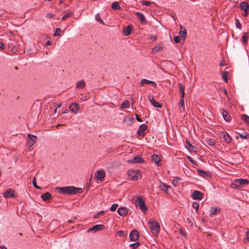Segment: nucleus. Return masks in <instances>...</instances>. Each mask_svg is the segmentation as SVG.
<instances>
[{
    "mask_svg": "<svg viewBox=\"0 0 249 249\" xmlns=\"http://www.w3.org/2000/svg\"><path fill=\"white\" fill-rule=\"evenodd\" d=\"M58 192L62 194L75 195L81 194L83 192V189L81 188H77L74 186H67L63 187H57Z\"/></svg>",
    "mask_w": 249,
    "mask_h": 249,
    "instance_id": "1",
    "label": "nucleus"
},
{
    "mask_svg": "<svg viewBox=\"0 0 249 249\" xmlns=\"http://www.w3.org/2000/svg\"><path fill=\"white\" fill-rule=\"evenodd\" d=\"M148 224L150 227L151 232L157 235L160 231V225L159 222L155 221L153 219H150Z\"/></svg>",
    "mask_w": 249,
    "mask_h": 249,
    "instance_id": "2",
    "label": "nucleus"
},
{
    "mask_svg": "<svg viewBox=\"0 0 249 249\" xmlns=\"http://www.w3.org/2000/svg\"><path fill=\"white\" fill-rule=\"evenodd\" d=\"M249 183V181L247 179H236L232 182L231 187L234 189L242 188L248 185Z\"/></svg>",
    "mask_w": 249,
    "mask_h": 249,
    "instance_id": "3",
    "label": "nucleus"
},
{
    "mask_svg": "<svg viewBox=\"0 0 249 249\" xmlns=\"http://www.w3.org/2000/svg\"><path fill=\"white\" fill-rule=\"evenodd\" d=\"M128 175L129 178L132 180H137L142 177L141 172L138 170H130L128 172Z\"/></svg>",
    "mask_w": 249,
    "mask_h": 249,
    "instance_id": "4",
    "label": "nucleus"
},
{
    "mask_svg": "<svg viewBox=\"0 0 249 249\" xmlns=\"http://www.w3.org/2000/svg\"><path fill=\"white\" fill-rule=\"evenodd\" d=\"M105 229V226L102 224L95 225L93 226L91 228H89L88 230V232H96L100 231H102Z\"/></svg>",
    "mask_w": 249,
    "mask_h": 249,
    "instance_id": "5",
    "label": "nucleus"
},
{
    "mask_svg": "<svg viewBox=\"0 0 249 249\" xmlns=\"http://www.w3.org/2000/svg\"><path fill=\"white\" fill-rule=\"evenodd\" d=\"M3 196L5 198H16L17 197V195L15 193V192L14 190L12 189H9L4 192Z\"/></svg>",
    "mask_w": 249,
    "mask_h": 249,
    "instance_id": "6",
    "label": "nucleus"
},
{
    "mask_svg": "<svg viewBox=\"0 0 249 249\" xmlns=\"http://www.w3.org/2000/svg\"><path fill=\"white\" fill-rule=\"evenodd\" d=\"M140 237L138 231L136 230H132L130 232L129 237L132 241H136Z\"/></svg>",
    "mask_w": 249,
    "mask_h": 249,
    "instance_id": "7",
    "label": "nucleus"
},
{
    "mask_svg": "<svg viewBox=\"0 0 249 249\" xmlns=\"http://www.w3.org/2000/svg\"><path fill=\"white\" fill-rule=\"evenodd\" d=\"M137 205L139 206L142 212H145L147 210L145 203L144 200L141 198H138L136 201Z\"/></svg>",
    "mask_w": 249,
    "mask_h": 249,
    "instance_id": "8",
    "label": "nucleus"
},
{
    "mask_svg": "<svg viewBox=\"0 0 249 249\" xmlns=\"http://www.w3.org/2000/svg\"><path fill=\"white\" fill-rule=\"evenodd\" d=\"M147 125L145 124H142L139 126V129L137 131V134L140 137H143L145 133L144 131L147 129Z\"/></svg>",
    "mask_w": 249,
    "mask_h": 249,
    "instance_id": "9",
    "label": "nucleus"
},
{
    "mask_svg": "<svg viewBox=\"0 0 249 249\" xmlns=\"http://www.w3.org/2000/svg\"><path fill=\"white\" fill-rule=\"evenodd\" d=\"M28 145L29 147H31L36 143L37 140V137L31 134H28Z\"/></svg>",
    "mask_w": 249,
    "mask_h": 249,
    "instance_id": "10",
    "label": "nucleus"
},
{
    "mask_svg": "<svg viewBox=\"0 0 249 249\" xmlns=\"http://www.w3.org/2000/svg\"><path fill=\"white\" fill-rule=\"evenodd\" d=\"M105 175V173L103 170H99L95 173V176L97 180L102 181L104 179Z\"/></svg>",
    "mask_w": 249,
    "mask_h": 249,
    "instance_id": "11",
    "label": "nucleus"
},
{
    "mask_svg": "<svg viewBox=\"0 0 249 249\" xmlns=\"http://www.w3.org/2000/svg\"><path fill=\"white\" fill-rule=\"evenodd\" d=\"M193 198L195 200H201L203 197V194L199 191H195L192 194Z\"/></svg>",
    "mask_w": 249,
    "mask_h": 249,
    "instance_id": "12",
    "label": "nucleus"
},
{
    "mask_svg": "<svg viewBox=\"0 0 249 249\" xmlns=\"http://www.w3.org/2000/svg\"><path fill=\"white\" fill-rule=\"evenodd\" d=\"M128 161L134 164L136 163H143L144 162V160L141 157L137 156L133 157L132 159L129 160Z\"/></svg>",
    "mask_w": 249,
    "mask_h": 249,
    "instance_id": "13",
    "label": "nucleus"
},
{
    "mask_svg": "<svg viewBox=\"0 0 249 249\" xmlns=\"http://www.w3.org/2000/svg\"><path fill=\"white\" fill-rule=\"evenodd\" d=\"M163 44L161 42L158 43L152 49V53H156L159 52L160 51L162 50L163 49Z\"/></svg>",
    "mask_w": 249,
    "mask_h": 249,
    "instance_id": "14",
    "label": "nucleus"
},
{
    "mask_svg": "<svg viewBox=\"0 0 249 249\" xmlns=\"http://www.w3.org/2000/svg\"><path fill=\"white\" fill-rule=\"evenodd\" d=\"M221 113L224 120L227 122H230L231 120V117L229 112L224 109H221Z\"/></svg>",
    "mask_w": 249,
    "mask_h": 249,
    "instance_id": "15",
    "label": "nucleus"
},
{
    "mask_svg": "<svg viewBox=\"0 0 249 249\" xmlns=\"http://www.w3.org/2000/svg\"><path fill=\"white\" fill-rule=\"evenodd\" d=\"M186 147L188 148L189 151L192 152H196L197 151V147L191 144L187 140L186 141Z\"/></svg>",
    "mask_w": 249,
    "mask_h": 249,
    "instance_id": "16",
    "label": "nucleus"
},
{
    "mask_svg": "<svg viewBox=\"0 0 249 249\" xmlns=\"http://www.w3.org/2000/svg\"><path fill=\"white\" fill-rule=\"evenodd\" d=\"M132 26L131 25H128L126 27H124L123 29V34L125 36H129L132 32Z\"/></svg>",
    "mask_w": 249,
    "mask_h": 249,
    "instance_id": "17",
    "label": "nucleus"
},
{
    "mask_svg": "<svg viewBox=\"0 0 249 249\" xmlns=\"http://www.w3.org/2000/svg\"><path fill=\"white\" fill-rule=\"evenodd\" d=\"M240 8L246 13L249 11V4L247 1H243L240 4Z\"/></svg>",
    "mask_w": 249,
    "mask_h": 249,
    "instance_id": "18",
    "label": "nucleus"
},
{
    "mask_svg": "<svg viewBox=\"0 0 249 249\" xmlns=\"http://www.w3.org/2000/svg\"><path fill=\"white\" fill-rule=\"evenodd\" d=\"M118 213L122 216H125L128 214V210L124 207H120L117 210Z\"/></svg>",
    "mask_w": 249,
    "mask_h": 249,
    "instance_id": "19",
    "label": "nucleus"
},
{
    "mask_svg": "<svg viewBox=\"0 0 249 249\" xmlns=\"http://www.w3.org/2000/svg\"><path fill=\"white\" fill-rule=\"evenodd\" d=\"M69 108L72 112L76 114L79 110V105L76 103H72L69 106Z\"/></svg>",
    "mask_w": 249,
    "mask_h": 249,
    "instance_id": "20",
    "label": "nucleus"
},
{
    "mask_svg": "<svg viewBox=\"0 0 249 249\" xmlns=\"http://www.w3.org/2000/svg\"><path fill=\"white\" fill-rule=\"evenodd\" d=\"M148 99L150 103L155 107L160 108L162 106L161 104H160L159 103L156 102L153 96H148Z\"/></svg>",
    "mask_w": 249,
    "mask_h": 249,
    "instance_id": "21",
    "label": "nucleus"
},
{
    "mask_svg": "<svg viewBox=\"0 0 249 249\" xmlns=\"http://www.w3.org/2000/svg\"><path fill=\"white\" fill-rule=\"evenodd\" d=\"M151 160H152V161L154 162L158 166L160 165V164L159 162L161 160L160 158L159 157V155L157 154H153L151 156Z\"/></svg>",
    "mask_w": 249,
    "mask_h": 249,
    "instance_id": "22",
    "label": "nucleus"
},
{
    "mask_svg": "<svg viewBox=\"0 0 249 249\" xmlns=\"http://www.w3.org/2000/svg\"><path fill=\"white\" fill-rule=\"evenodd\" d=\"M159 187L166 194H168V189L171 188L169 185H168L166 183H161Z\"/></svg>",
    "mask_w": 249,
    "mask_h": 249,
    "instance_id": "23",
    "label": "nucleus"
},
{
    "mask_svg": "<svg viewBox=\"0 0 249 249\" xmlns=\"http://www.w3.org/2000/svg\"><path fill=\"white\" fill-rule=\"evenodd\" d=\"M140 84L142 86H143L145 84H151L154 88L157 86V84L155 82L145 79H142L140 82Z\"/></svg>",
    "mask_w": 249,
    "mask_h": 249,
    "instance_id": "24",
    "label": "nucleus"
},
{
    "mask_svg": "<svg viewBox=\"0 0 249 249\" xmlns=\"http://www.w3.org/2000/svg\"><path fill=\"white\" fill-rule=\"evenodd\" d=\"M183 29L182 25H180V31L179 32V35L180 36L183 38V41H184L187 36V31L186 29Z\"/></svg>",
    "mask_w": 249,
    "mask_h": 249,
    "instance_id": "25",
    "label": "nucleus"
},
{
    "mask_svg": "<svg viewBox=\"0 0 249 249\" xmlns=\"http://www.w3.org/2000/svg\"><path fill=\"white\" fill-rule=\"evenodd\" d=\"M136 15L141 20V22L142 24L146 23V19L143 14L140 12H137Z\"/></svg>",
    "mask_w": 249,
    "mask_h": 249,
    "instance_id": "26",
    "label": "nucleus"
},
{
    "mask_svg": "<svg viewBox=\"0 0 249 249\" xmlns=\"http://www.w3.org/2000/svg\"><path fill=\"white\" fill-rule=\"evenodd\" d=\"M41 198L44 201H47L52 198V196L49 192H46L45 194H42L41 195Z\"/></svg>",
    "mask_w": 249,
    "mask_h": 249,
    "instance_id": "27",
    "label": "nucleus"
},
{
    "mask_svg": "<svg viewBox=\"0 0 249 249\" xmlns=\"http://www.w3.org/2000/svg\"><path fill=\"white\" fill-rule=\"evenodd\" d=\"M223 138L224 140V141H225L227 143H229L231 142L232 138L228 133H224L223 135Z\"/></svg>",
    "mask_w": 249,
    "mask_h": 249,
    "instance_id": "28",
    "label": "nucleus"
},
{
    "mask_svg": "<svg viewBox=\"0 0 249 249\" xmlns=\"http://www.w3.org/2000/svg\"><path fill=\"white\" fill-rule=\"evenodd\" d=\"M249 37V33L246 32L243 34L242 37V41L243 44H247L248 42V39Z\"/></svg>",
    "mask_w": 249,
    "mask_h": 249,
    "instance_id": "29",
    "label": "nucleus"
},
{
    "mask_svg": "<svg viewBox=\"0 0 249 249\" xmlns=\"http://www.w3.org/2000/svg\"><path fill=\"white\" fill-rule=\"evenodd\" d=\"M198 174L202 177H208L210 175V173L207 172L206 171H205L204 170L198 169L197 170Z\"/></svg>",
    "mask_w": 249,
    "mask_h": 249,
    "instance_id": "30",
    "label": "nucleus"
},
{
    "mask_svg": "<svg viewBox=\"0 0 249 249\" xmlns=\"http://www.w3.org/2000/svg\"><path fill=\"white\" fill-rule=\"evenodd\" d=\"M111 8L113 10H121L122 8L119 5L118 2H113L111 4Z\"/></svg>",
    "mask_w": 249,
    "mask_h": 249,
    "instance_id": "31",
    "label": "nucleus"
},
{
    "mask_svg": "<svg viewBox=\"0 0 249 249\" xmlns=\"http://www.w3.org/2000/svg\"><path fill=\"white\" fill-rule=\"evenodd\" d=\"M220 211V209L218 208L212 207L210 210V215H215Z\"/></svg>",
    "mask_w": 249,
    "mask_h": 249,
    "instance_id": "32",
    "label": "nucleus"
},
{
    "mask_svg": "<svg viewBox=\"0 0 249 249\" xmlns=\"http://www.w3.org/2000/svg\"><path fill=\"white\" fill-rule=\"evenodd\" d=\"M85 86L86 84L83 80L78 81L76 83V88L78 89H83Z\"/></svg>",
    "mask_w": 249,
    "mask_h": 249,
    "instance_id": "33",
    "label": "nucleus"
},
{
    "mask_svg": "<svg viewBox=\"0 0 249 249\" xmlns=\"http://www.w3.org/2000/svg\"><path fill=\"white\" fill-rule=\"evenodd\" d=\"M206 141L207 144L210 146H214L216 143L215 140L212 138L207 139Z\"/></svg>",
    "mask_w": 249,
    "mask_h": 249,
    "instance_id": "34",
    "label": "nucleus"
},
{
    "mask_svg": "<svg viewBox=\"0 0 249 249\" xmlns=\"http://www.w3.org/2000/svg\"><path fill=\"white\" fill-rule=\"evenodd\" d=\"M181 180V178L179 177H175L174 178L172 183L173 185L177 187L178 185V182Z\"/></svg>",
    "mask_w": 249,
    "mask_h": 249,
    "instance_id": "35",
    "label": "nucleus"
},
{
    "mask_svg": "<svg viewBox=\"0 0 249 249\" xmlns=\"http://www.w3.org/2000/svg\"><path fill=\"white\" fill-rule=\"evenodd\" d=\"M130 106V103L128 101L125 100L123 102V104L121 106V108H128Z\"/></svg>",
    "mask_w": 249,
    "mask_h": 249,
    "instance_id": "36",
    "label": "nucleus"
},
{
    "mask_svg": "<svg viewBox=\"0 0 249 249\" xmlns=\"http://www.w3.org/2000/svg\"><path fill=\"white\" fill-rule=\"evenodd\" d=\"M240 137L244 139H249V134L247 132H244L242 134H239Z\"/></svg>",
    "mask_w": 249,
    "mask_h": 249,
    "instance_id": "37",
    "label": "nucleus"
},
{
    "mask_svg": "<svg viewBox=\"0 0 249 249\" xmlns=\"http://www.w3.org/2000/svg\"><path fill=\"white\" fill-rule=\"evenodd\" d=\"M241 119L244 120L247 124H249V116L247 114L241 115Z\"/></svg>",
    "mask_w": 249,
    "mask_h": 249,
    "instance_id": "38",
    "label": "nucleus"
},
{
    "mask_svg": "<svg viewBox=\"0 0 249 249\" xmlns=\"http://www.w3.org/2000/svg\"><path fill=\"white\" fill-rule=\"evenodd\" d=\"M72 15H73V12H68L67 13H66V14H65L62 18V20H65V19H66L67 18H69V17H70Z\"/></svg>",
    "mask_w": 249,
    "mask_h": 249,
    "instance_id": "39",
    "label": "nucleus"
},
{
    "mask_svg": "<svg viewBox=\"0 0 249 249\" xmlns=\"http://www.w3.org/2000/svg\"><path fill=\"white\" fill-rule=\"evenodd\" d=\"M229 76L228 71H224L222 74V78L226 82H228V77Z\"/></svg>",
    "mask_w": 249,
    "mask_h": 249,
    "instance_id": "40",
    "label": "nucleus"
},
{
    "mask_svg": "<svg viewBox=\"0 0 249 249\" xmlns=\"http://www.w3.org/2000/svg\"><path fill=\"white\" fill-rule=\"evenodd\" d=\"M140 246V243L139 242H137L135 243H133L130 245V246L133 249H136L138 247H139Z\"/></svg>",
    "mask_w": 249,
    "mask_h": 249,
    "instance_id": "41",
    "label": "nucleus"
},
{
    "mask_svg": "<svg viewBox=\"0 0 249 249\" xmlns=\"http://www.w3.org/2000/svg\"><path fill=\"white\" fill-rule=\"evenodd\" d=\"M178 85L179 89V93H182V92H184L185 86L180 83H179Z\"/></svg>",
    "mask_w": 249,
    "mask_h": 249,
    "instance_id": "42",
    "label": "nucleus"
},
{
    "mask_svg": "<svg viewBox=\"0 0 249 249\" xmlns=\"http://www.w3.org/2000/svg\"><path fill=\"white\" fill-rule=\"evenodd\" d=\"M192 206L197 212L199 207V204L197 202H194L192 204Z\"/></svg>",
    "mask_w": 249,
    "mask_h": 249,
    "instance_id": "43",
    "label": "nucleus"
},
{
    "mask_svg": "<svg viewBox=\"0 0 249 249\" xmlns=\"http://www.w3.org/2000/svg\"><path fill=\"white\" fill-rule=\"evenodd\" d=\"M33 185L36 189H41V187L38 186H37V184H36V177H35L34 178H33Z\"/></svg>",
    "mask_w": 249,
    "mask_h": 249,
    "instance_id": "44",
    "label": "nucleus"
},
{
    "mask_svg": "<svg viewBox=\"0 0 249 249\" xmlns=\"http://www.w3.org/2000/svg\"><path fill=\"white\" fill-rule=\"evenodd\" d=\"M235 21H236L235 25H236V27L238 28V29H239L240 30H241L242 26L241 24L240 23L238 19H236Z\"/></svg>",
    "mask_w": 249,
    "mask_h": 249,
    "instance_id": "45",
    "label": "nucleus"
},
{
    "mask_svg": "<svg viewBox=\"0 0 249 249\" xmlns=\"http://www.w3.org/2000/svg\"><path fill=\"white\" fill-rule=\"evenodd\" d=\"M118 206V204H113L111 207H110V210L111 211H115Z\"/></svg>",
    "mask_w": 249,
    "mask_h": 249,
    "instance_id": "46",
    "label": "nucleus"
},
{
    "mask_svg": "<svg viewBox=\"0 0 249 249\" xmlns=\"http://www.w3.org/2000/svg\"><path fill=\"white\" fill-rule=\"evenodd\" d=\"M95 19L97 21H99L100 23L104 24L103 21L101 19L100 16L99 14H96L95 16Z\"/></svg>",
    "mask_w": 249,
    "mask_h": 249,
    "instance_id": "47",
    "label": "nucleus"
},
{
    "mask_svg": "<svg viewBox=\"0 0 249 249\" xmlns=\"http://www.w3.org/2000/svg\"><path fill=\"white\" fill-rule=\"evenodd\" d=\"M105 212L104 211H100L99 213H97V214H95L93 216V218L94 219H97L99 217L100 215H102Z\"/></svg>",
    "mask_w": 249,
    "mask_h": 249,
    "instance_id": "48",
    "label": "nucleus"
},
{
    "mask_svg": "<svg viewBox=\"0 0 249 249\" xmlns=\"http://www.w3.org/2000/svg\"><path fill=\"white\" fill-rule=\"evenodd\" d=\"M187 159H188V160L193 164H195V165H196L197 164V162L195 160H194L193 158L190 156H188L187 157Z\"/></svg>",
    "mask_w": 249,
    "mask_h": 249,
    "instance_id": "49",
    "label": "nucleus"
},
{
    "mask_svg": "<svg viewBox=\"0 0 249 249\" xmlns=\"http://www.w3.org/2000/svg\"><path fill=\"white\" fill-rule=\"evenodd\" d=\"M60 33H61V29L59 28H57L55 30V33H54V36H60Z\"/></svg>",
    "mask_w": 249,
    "mask_h": 249,
    "instance_id": "50",
    "label": "nucleus"
},
{
    "mask_svg": "<svg viewBox=\"0 0 249 249\" xmlns=\"http://www.w3.org/2000/svg\"><path fill=\"white\" fill-rule=\"evenodd\" d=\"M117 233H118V235L120 237H122V236L124 237L125 235V232L123 231H119L117 232Z\"/></svg>",
    "mask_w": 249,
    "mask_h": 249,
    "instance_id": "51",
    "label": "nucleus"
},
{
    "mask_svg": "<svg viewBox=\"0 0 249 249\" xmlns=\"http://www.w3.org/2000/svg\"><path fill=\"white\" fill-rule=\"evenodd\" d=\"M142 4L144 5L149 6L150 5H151V3L148 1L142 0Z\"/></svg>",
    "mask_w": 249,
    "mask_h": 249,
    "instance_id": "52",
    "label": "nucleus"
},
{
    "mask_svg": "<svg viewBox=\"0 0 249 249\" xmlns=\"http://www.w3.org/2000/svg\"><path fill=\"white\" fill-rule=\"evenodd\" d=\"M174 40L176 43H178L180 42V37L179 36H174Z\"/></svg>",
    "mask_w": 249,
    "mask_h": 249,
    "instance_id": "53",
    "label": "nucleus"
},
{
    "mask_svg": "<svg viewBox=\"0 0 249 249\" xmlns=\"http://www.w3.org/2000/svg\"><path fill=\"white\" fill-rule=\"evenodd\" d=\"M54 17V15L52 14V13H48L47 15H46V17L47 18H53Z\"/></svg>",
    "mask_w": 249,
    "mask_h": 249,
    "instance_id": "54",
    "label": "nucleus"
},
{
    "mask_svg": "<svg viewBox=\"0 0 249 249\" xmlns=\"http://www.w3.org/2000/svg\"><path fill=\"white\" fill-rule=\"evenodd\" d=\"M184 99H180V100H179V103H178L180 107L183 106H184Z\"/></svg>",
    "mask_w": 249,
    "mask_h": 249,
    "instance_id": "55",
    "label": "nucleus"
},
{
    "mask_svg": "<svg viewBox=\"0 0 249 249\" xmlns=\"http://www.w3.org/2000/svg\"><path fill=\"white\" fill-rule=\"evenodd\" d=\"M180 232L182 235H183L184 236L186 237V233L182 229L180 230Z\"/></svg>",
    "mask_w": 249,
    "mask_h": 249,
    "instance_id": "56",
    "label": "nucleus"
},
{
    "mask_svg": "<svg viewBox=\"0 0 249 249\" xmlns=\"http://www.w3.org/2000/svg\"><path fill=\"white\" fill-rule=\"evenodd\" d=\"M246 234L247 237L246 238V240H247V241H249V230L246 232Z\"/></svg>",
    "mask_w": 249,
    "mask_h": 249,
    "instance_id": "57",
    "label": "nucleus"
},
{
    "mask_svg": "<svg viewBox=\"0 0 249 249\" xmlns=\"http://www.w3.org/2000/svg\"><path fill=\"white\" fill-rule=\"evenodd\" d=\"M136 119L139 122H142V120L139 117V116L138 114H136Z\"/></svg>",
    "mask_w": 249,
    "mask_h": 249,
    "instance_id": "58",
    "label": "nucleus"
},
{
    "mask_svg": "<svg viewBox=\"0 0 249 249\" xmlns=\"http://www.w3.org/2000/svg\"><path fill=\"white\" fill-rule=\"evenodd\" d=\"M149 37L151 39H153L154 40H156L157 39V37L155 36H153V35H150Z\"/></svg>",
    "mask_w": 249,
    "mask_h": 249,
    "instance_id": "59",
    "label": "nucleus"
},
{
    "mask_svg": "<svg viewBox=\"0 0 249 249\" xmlns=\"http://www.w3.org/2000/svg\"><path fill=\"white\" fill-rule=\"evenodd\" d=\"M180 99H184V96H185V92H182V93H180Z\"/></svg>",
    "mask_w": 249,
    "mask_h": 249,
    "instance_id": "60",
    "label": "nucleus"
},
{
    "mask_svg": "<svg viewBox=\"0 0 249 249\" xmlns=\"http://www.w3.org/2000/svg\"><path fill=\"white\" fill-rule=\"evenodd\" d=\"M4 48V44L2 42L0 41V48L3 49Z\"/></svg>",
    "mask_w": 249,
    "mask_h": 249,
    "instance_id": "61",
    "label": "nucleus"
},
{
    "mask_svg": "<svg viewBox=\"0 0 249 249\" xmlns=\"http://www.w3.org/2000/svg\"><path fill=\"white\" fill-rule=\"evenodd\" d=\"M179 110L181 111H184L185 108H184V105L183 106H181L179 107Z\"/></svg>",
    "mask_w": 249,
    "mask_h": 249,
    "instance_id": "62",
    "label": "nucleus"
},
{
    "mask_svg": "<svg viewBox=\"0 0 249 249\" xmlns=\"http://www.w3.org/2000/svg\"><path fill=\"white\" fill-rule=\"evenodd\" d=\"M51 43H52L51 41H50V40H48V41H47V42L46 43V45L47 46L51 45Z\"/></svg>",
    "mask_w": 249,
    "mask_h": 249,
    "instance_id": "63",
    "label": "nucleus"
},
{
    "mask_svg": "<svg viewBox=\"0 0 249 249\" xmlns=\"http://www.w3.org/2000/svg\"><path fill=\"white\" fill-rule=\"evenodd\" d=\"M0 249H7V248L5 246H0Z\"/></svg>",
    "mask_w": 249,
    "mask_h": 249,
    "instance_id": "64",
    "label": "nucleus"
}]
</instances>
